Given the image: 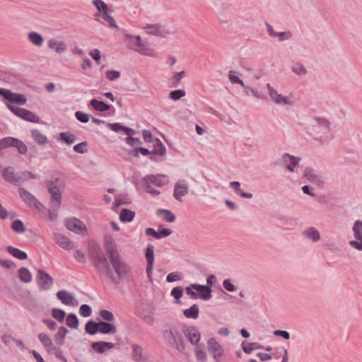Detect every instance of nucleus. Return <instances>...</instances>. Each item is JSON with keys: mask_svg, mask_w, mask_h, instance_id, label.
Instances as JSON below:
<instances>
[{"mask_svg": "<svg viewBox=\"0 0 362 362\" xmlns=\"http://www.w3.org/2000/svg\"><path fill=\"white\" fill-rule=\"evenodd\" d=\"M90 254L96 272L104 275L111 284H119L131 272L129 265L122 257H117L109 262L103 250L98 245L90 247Z\"/></svg>", "mask_w": 362, "mask_h": 362, "instance_id": "obj_1", "label": "nucleus"}, {"mask_svg": "<svg viewBox=\"0 0 362 362\" xmlns=\"http://www.w3.org/2000/svg\"><path fill=\"white\" fill-rule=\"evenodd\" d=\"M301 160L300 157L284 153L276 160V164L286 169L289 173H296Z\"/></svg>", "mask_w": 362, "mask_h": 362, "instance_id": "obj_2", "label": "nucleus"}, {"mask_svg": "<svg viewBox=\"0 0 362 362\" xmlns=\"http://www.w3.org/2000/svg\"><path fill=\"white\" fill-rule=\"evenodd\" d=\"M165 339L173 347L180 351H183L185 349L182 334L175 327H172L163 332Z\"/></svg>", "mask_w": 362, "mask_h": 362, "instance_id": "obj_3", "label": "nucleus"}, {"mask_svg": "<svg viewBox=\"0 0 362 362\" xmlns=\"http://www.w3.org/2000/svg\"><path fill=\"white\" fill-rule=\"evenodd\" d=\"M267 86L268 94L274 103L283 106H293L295 105V99L292 94L284 95L279 93L278 90L273 88L269 83H268Z\"/></svg>", "mask_w": 362, "mask_h": 362, "instance_id": "obj_4", "label": "nucleus"}, {"mask_svg": "<svg viewBox=\"0 0 362 362\" xmlns=\"http://www.w3.org/2000/svg\"><path fill=\"white\" fill-rule=\"evenodd\" d=\"M18 193L22 201L29 207L35 208L39 211L46 209L45 206L30 192L23 187H19Z\"/></svg>", "mask_w": 362, "mask_h": 362, "instance_id": "obj_5", "label": "nucleus"}, {"mask_svg": "<svg viewBox=\"0 0 362 362\" xmlns=\"http://www.w3.org/2000/svg\"><path fill=\"white\" fill-rule=\"evenodd\" d=\"M47 188L51 197L48 203L49 206L60 207L62 195L59 187L56 185V182H48Z\"/></svg>", "mask_w": 362, "mask_h": 362, "instance_id": "obj_6", "label": "nucleus"}, {"mask_svg": "<svg viewBox=\"0 0 362 362\" xmlns=\"http://www.w3.org/2000/svg\"><path fill=\"white\" fill-rule=\"evenodd\" d=\"M0 95L3 96L5 100L8 101L7 104L23 105L27 102V98L25 95L13 93L8 89L0 88Z\"/></svg>", "mask_w": 362, "mask_h": 362, "instance_id": "obj_7", "label": "nucleus"}, {"mask_svg": "<svg viewBox=\"0 0 362 362\" xmlns=\"http://www.w3.org/2000/svg\"><path fill=\"white\" fill-rule=\"evenodd\" d=\"M6 107L16 116L22 118L24 120L33 123H38L40 121V119L37 115L28 110L17 107L11 104H6Z\"/></svg>", "mask_w": 362, "mask_h": 362, "instance_id": "obj_8", "label": "nucleus"}, {"mask_svg": "<svg viewBox=\"0 0 362 362\" xmlns=\"http://www.w3.org/2000/svg\"><path fill=\"white\" fill-rule=\"evenodd\" d=\"M314 131L320 138L327 139L330 134L329 122L322 118L316 117L313 119Z\"/></svg>", "mask_w": 362, "mask_h": 362, "instance_id": "obj_9", "label": "nucleus"}, {"mask_svg": "<svg viewBox=\"0 0 362 362\" xmlns=\"http://www.w3.org/2000/svg\"><path fill=\"white\" fill-rule=\"evenodd\" d=\"M36 281L41 290L48 291L49 290L53 284V279L44 270L38 269L36 277Z\"/></svg>", "mask_w": 362, "mask_h": 362, "instance_id": "obj_10", "label": "nucleus"}, {"mask_svg": "<svg viewBox=\"0 0 362 362\" xmlns=\"http://www.w3.org/2000/svg\"><path fill=\"white\" fill-rule=\"evenodd\" d=\"M65 225L68 230L78 234L83 233L86 230L84 223L76 218L66 219Z\"/></svg>", "mask_w": 362, "mask_h": 362, "instance_id": "obj_11", "label": "nucleus"}, {"mask_svg": "<svg viewBox=\"0 0 362 362\" xmlns=\"http://www.w3.org/2000/svg\"><path fill=\"white\" fill-rule=\"evenodd\" d=\"M115 344L104 341H94L90 344V348L97 354H104L115 348Z\"/></svg>", "mask_w": 362, "mask_h": 362, "instance_id": "obj_12", "label": "nucleus"}, {"mask_svg": "<svg viewBox=\"0 0 362 362\" xmlns=\"http://www.w3.org/2000/svg\"><path fill=\"white\" fill-rule=\"evenodd\" d=\"M209 351L213 354L215 362L218 361V358L222 356L223 350L219 343L214 339L210 338L207 341Z\"/></svg>", "mask_w": 362, "mask_h": 362, "instance_id": "obj_13", "label": "nucleus"}, {"mask_svg": "<svg viewBox=\"0 0 362 362\" xmlns=\"http://www.w3.org/2000/svg\"><path fill=\"white\" fill-rule=\"evenodd\" d=\"M146 258L147 260L146 274L148 279L152 281L153 265L154 262L153 246L148 245L146 249Z\"/></svg>", "mask_w": 362, "mask_h": 362, "instance_id": "obj_14", "label": "nucleus"}, {"mask_svg": "<svg viewBox=\"0 0 362 362\" xmlns=\"http://www.w3.org/2000/svg\"><path fill=\"white\" fill-rule=\"evenodd\" d=\"M189 189L186 182H176L174 187L173 197L179 202H182V197L188 194Z\"/></svg>", "mask_w": 362, "mask_h": 362, "instance_id": "obj_15", "label": "nucleus"}, {"mask_svg": "<svg viewBox=\"0 0 362 362\" xmlns=\"http://www.w3.org/2000/svg\"><path fill=\"white\" fill-rule=\"evenodd\" d=\"M55 242L63 249L70 250L74 247V243L66 236L55 233L53 235Z\"/></svg>", "mask_w": 362, "mask_h": 362, "instance_id": "obj_16", "label": "nucleus"}, {"mask_svg": "<svg viewBox=\"0 0 362 362\" xmlns=\"http://www.w3.org/2000/svg\"><path fill=\"white\" fill-rule=\"evenodd\" d=\"M193 287L194 289L198 292V298H201L204 300H209L211 298L212 290L209 286L197 284V286H194Z\"/></svg>", "mask_w": 362, "mask_h": 362, "instance_id": "obj_17", "label": "nucleus"}, {"mask_svg": "<svg viewBox=\"0 0 362 362\" xmlns=\"http://www.w3.org/2000/svg\"><path fill=\"white\" fill-rule=\"evenodd\" d=\"M49 49L54 50L57 54H62L67 49L66 44L63 41H58L55 39H50L47 42Z\"/></svg>", "mask_w": 362, "mask_h": 362, "instance_id": "obj_18", "label": "nucleus"}, {"mask_svg": "<svg viewBox=\"0 0 362 362\" xmlns=\"http://www.w3.org/2000/svg\"><path fill=\"white\" fill-rule=\"evenodd\" d=\"M184 334L192 344H197L200 340V334L194 327L186 329Z\"/></svg>", "mask_w": 362, "mask_h": 362, "instance_id": "obj_19", "label": "nucleus"}, {"mask_svg": "<svg viewBox=\"0 0 362 362\" xmlns=\"http://www.w3.org/2000/svg\"><path fill=\"white\" fill-rule=\"evenodd\" d=\"M105 250L107 253L109 260L117 258V257H122L119 253L117 247V245L114 240L110 239L106 242Z\"/></svg>", "mask_w": 362, "mask_h": 362, "instance_id": "obj_20", "label": "nucleus"}, {"mask_svg": "<svg viewBox=\"0 0 362 362\" xmlns=\"http://www.w3.org/2000/svg\"><path fill=\"white\" fill-rule=\"evenodd\" d=\"M132 358L135 362H141L146 360V358L143 354V349L141 346L136 344H132Z\"/></svg>", "mask_w": 362, "mask_h": 362, "instance_id": "obj_21", "label": "nucleus"}, {"mask_svg": "<svg viewBox=\"0 0 362 362\" xmlns=\"http://www.w3.org/2000/svg\"><path fill=\"white\" fill-rule=\"evenodd\" d=\"M99 332L104 334H113L116 333V327L113 324L107 322H99Z\"/></svg>", "mask_w": 362, "mask_h": 362, "instance_id": "obj_22", "label": "nucleus"}, {"mask_svg": "<svg viewBox=\"0 0 362 362\" xmlns=\"http://www.w3.org/2000/svg\"><path fill=\"white\" fill-rule=\"evenodd\" d=\"M134 50L139 52V54L147 57H156L157 56V52L153 48L143 43H141V45H139V48H134Z\"/></svg>", "mask_w": 362, "mask_h": 362, "instance_id": "obj_23", "label": "nucleus"}, {"mask_svg": "<svg viewBox=\"0 0 362 362\" xmlns=\"http://www.w3.org/2000/svg\"><path fill=\"white\" fill-rule=\"evenodd\" d=\"M57 298L65 305H74L73 300H74V298L65 290L59 291L57 293Z\"/></svg>", "mask_w": 362, "mask_h": 362, "instance_id": "obj_24", "label": "nucleus"}, {"mask_svg": "<svg viewBox=\"0 0 362 362\" xmlns=\"http://www.w3.org/2000/svg\"><path fill=\"white\" fill-rule=\"evenodd\" d=\"M28 40L33 45L39 47H41L44 43L43 37L40 34L34 31L30 32L28 34Z\"/></svg>", "mask_w": 362, "mask_h": 362, "instance_id": "obj_25", "label": "nucleus"}, {"mask_svg": "<svg viewBox=\"0 0 362 362\" xmlns=\"http://www.w3.org/2000/svg\"><path fill=\"white\" fill-rule=\"evenodd\" d=\"M141 184L140 186L146 192L152 194L153 196H157L160 194V192L157 189H153L151 184H155L158 187H162L164 182H139Z\"/></svg>", "mask_w": 362, "mask_h": 362, "instance_id": "obj_26", "label": "nucleus"}, {"mask_svg": "<svg viewBox=\"0 0 362 362\" xmlns=\"http://www.w3.org/2000/svg\"><path fill=\"white\" fill-rule=\"evenodd\" d=\"M6 250L9 254L18 259L24 260L28 258V255L25 252L13 246H8Z\"/></svg>", "mask_w": 362, "mask_h": 362, "instance_id": "obj_27", "label": "nucleus"}, {"mask_svg": "<svg viewBox=\"0 0 362 362\" xmlns=\"http://www.w3.org/2000/svg\"><path fill=\"white\" fill-rule=\"evenodd\" d=\"M303 234L307 238L312 240L313 242H317L320 239L319 231L314 227H310L303 232Z\"/></svg>", "mask_w": 362, "mask_h": 362, "instance_id": "obj_28", "label": "nucleus"}, {"mask_svg": "<svg viewBox=\"0 0 362 362\" xmlns=\"http://www.w3.org/2000/svg\"><path fill=\"white\" fill-rule=\"evenodd\" d=\"M320 178V177L317 175L314 169L310 167H306L304 168L303 171L302 179L307 180H315Z\"/></svg>", "mask_w": 362, "mask_h": 362, "instance_id": "obj_29", "label": "nucleus"}, {"mask_svg": "<svg viewBox=\"0 0 362 362\" xmlns=\"http://www.w3.org/2000/svg\"><path fill=\"white\" fill-rule=\"evenodd\" d=\"M135 216V212L128 209H122L119 214V219L122 222H131Z\"/></svg>", "mask_w": 362, "mask_h": 362, "instance_id": "obj_30", "label": "nucleus"}, {"mask_svg": "<svg viewBox=\"0 0 362 362\" xmlns=\"http://www.w3.org/2000/svg\"><path fill=\"white\" fill-rule=\"evenodd\" d=\"M31 135L35 141L39 145H44L47 142V136L38 129L32 130Z\"/></svg>", "mask_w": 362, "mask_h": 362, "instance_id": "obj_31", "label": "nucleus"}, {"mask_svg": "<svg viewBox=\"0 0 362 362\" xmlns=\"http://www.w3.org/2000/svg\"><path fill=\"white\" fill-rule=\"evenodd\" d=\"M199 306L197 304L192 305L190 308L185 309L183 314L187 318L197 319L199 317Z\"/></svg>", "mask_w": 362, "mask_h": 362, "instance_id": "obj_32", "label": "nucleus"}, {"mask_svg": "<svg viewBox=\"0 0 362 362\" xmlns=\"http://www.w3.org/2000/svg\"><path fill=\"white\" fill-rule=\"evenodd\" d=\"M157 215L161 216L163 220L169 223H173L175 220V216L168 209H158L157 211Z\"/></svg>", "mask_w": 362, "mask_h": 362, "instance_id": "obj_33", "label": "nucleus"}, {"mask_svg": "<svg viewBox=\"0 0 362 362\" xmlns=\"http://www.w3.org/2000/svg\"><path fill=\"white\" fill-rule=\"evenodd\" d=\"M68 332L69 330L65 327H60L54 335L56 343L59 345H62L64 343V338Z\"/></svg>", "mask_w": 362, "mask_h": 362, "instance_id": "obj_34", "label": "nucleus"}, {"mask_svg": "<svg viewBox=\"0 0 362 362\" xmlns=\"http://www.w3.org/2000/svg\"><path fill=\"white\" fill-rule=\"evenodd\" d=\"M230 187L233 189L236 192V194H238V195L243 198L250 199L252 197V193L244 192L240 189V182H230Z\"/></svg>", "mask_w": 362, "mask_h": 362, "instance_id": "obj_35", "label": "nucleus"}, {"mask_svg": "<svg viewBox=\"0 0 362 362\" xmlns=\"http://www.w3.org/2000/svg\"><path fill=\"white\" fill-rule=\"evenodd\" d=\"M19 279L24 283H29L32 280V274L25 267H21L18 269Z\"/></svg>", "mask_w": 362, "mask_h": 362, "instance_id": "obj_36", "label": "nucleus"}, {"mask_svg": "<svg viewBox=\"0 0 362 362\" xmlns=\"http://www.w3.org/2000/svg\"><path fill=\"white\" fill-rule=\"evenodd\" d=\"M99 322H96L93 320H89L85 326L86 332L90 334L94 335L99 332Z\"/></svg>", "mask_w": 362, "mask_h": 362, "instance_id": "obj_37", "label": "nucleus"}, {"mask_svg": "<svg viewBox=\"0 0 362 362\" xmlns=\"http://www.w3.org/2000/svg\"><path fill=\"white\" fill-rule=\"evenodd\" d=\"M109 127L111 130L116 132H118L122 130V131H124L127 135L134 134V129L129 128V127H124V126L121 125L119 123L110 124Z\"/></svg>", "mask_w": 362, "mask_h": 362, "instance_id": "obj_38", "label": "nucleus"}, {"mask_svg": "<svg viewBox=\"0 0 362 362\" xmlns=\"http://www.w3.org/2000/svg\"><path fill=\"white\" fill-rule=\"evenodd\" d=\"M90 105L97 111L106 112L110 110V107L109 105L105 103L103 101H99L95 99H93L90 101Z\"/></svg>", "mask_w": 362, "mask_h": 362, "instance_id": "obj_39", "label": "nucleus"}, {"mask_svg": "<svg viewBox=\"0 0 362 362\" xmlns=\"http://www.w3.org/2000/svg\"><path fill=\"white\" fill-rule=\"evenodd\" d=\"M241 346L244 352L247 354H250L254 349H263V346L257 343H248L245 341L242 342Z\"/></svg>", "mask_w": 362, "mask_h": 362, "instance_id": "obj_40", "label": "nucleus"}, {"mask_svg": "<svg viewBox=\"0 0 362 362\" xmlns=\"http://www.w3.org/2000/svg\"><path fill=\"white\" fill-rule=\"evenodd\" d=\"M38 339L42 343L43 346L49 351L52 346V341L50 337L45 333H40L38 335Z\"/></svg>", "mask_w": 362, "mask_h": 362, "instance_id": "obj_41", "label": "nucleus"}, {"mask_svg": "<svg viewBox=\"0 0 362 362\" xmlns=\"http://www.w3.org/2000/svg\"><path fill=\"white\" fill-rule=\"evenodd\" d=\"M124 37L127 40H128L129 44L133 47L134 49V48H139V45H141V43H142L141 38L139 35L133 36L130 34H125Z\"/></svg>", "mask_w": 362, "mask_h": 362, "instance_id": "obj_42", "label": "nucleus"}, {"mask_svg": "<svg viewBox=\"0 0 362 362\" xmlns=\"http://www.w3.org/2000/svg\"><path fill=\"white\" fill-rule=\"evenodd\" d=\"M66 323L68 327L76 329L78 327L79 321L76 315L70 313L66 317Z\"/></svg>", "mask_w": 362, "mask_h": 362, "instance_id": "obj_43", "label": "nucleus"}, {"mask_svg": "<svg viewBox=\"0 0 362 362\" xmlns=\"http://www.w3.org/2000/svg\"><path fill=\"white\" fill-rule=\"evenodd\" d=\"M153 153L156 155L163 156L165 153V148L159 139L153 141Z\"/></svg>", "mask_w": 362, "mask_h": 362, "instance_id": "obj_44", "label": "nucleus"}, {"mask_svg": "<svg viewBox=\"0 0 362 362\" xmlns=\"http://www.w3.org/2000/svg\"><path fill=\"white\" fill-rule=\"evenodd\" d=\"M354 238L356 240H362V221H356L353 226Z\"/></svg>", "mask_w": 362, "mask_h": 362, "instance_id": "obj_45", "label": "nucleus"}, {"mask_svg": "<svg viewBox=\"0 0 362 362\" xmlns=\"http://www.w3.org/2000/svg\"><path fill=\"white\" fill-rule=\"evenodd\" d=\"M291 70L298 76H305L308 73L305 67L300 63H294L291 66Z\"/></svg>", "mask_w": 362, "mask_h": 362, "instance_id": "obj_46", "label": "nucleus"}, {"mask_svg": "<svg viewBox=\"0 0 362 362\" xmlns=\"http://www.w3.org/2000/svg\"><path fill=\"white\" fill-rule=\"evenodd\" d=\"M93 4L96 7L98 11L103 16L105 13L108 11L107 5L102 0H93Z\"/></svg>", "mask_w": 362, "mask_h": 362, "instance_id": "obj_47", "label": "nucleus"}, {"mask_svg": "<svg viewBox=\"0 0 362 362\" xmlns=\"http://www.w3.org/2000/svg\"><path fill=\"white\" fill-rule=\"evenodd\" d=\"M185 71L176 72L173 76L170 78V83L173 87H177L180 82V80L185 77Z\"/></svg>", "mask_w": 362, "mask_h": 362, "instance_id": "obj_48", "label": "nucleus"}, {"mask_svg": "<svg viewBox=\"0 0 362 362\" xmlns=\"http://www.w3.org/2000/svg\"><path fill=\"white\" fill-rule=\"evenodd\" d=\"M12 230L17 233H23L25 230L24 223L22 221L16 219L11 223Z\"/></svg>", "mask_w": 362, "mask_h": 362, "instance_id": "obj_49", "label": "nucleus"}, {"mask_svg": "<svg viewBox=\"0 0 362 362\" xmlns=\"http://www.w3.org/2000/svg\"><path fill=\"white\" fill-rule=\"evenodd\" d=\"M52 317L58 320L59 322H63L64 321L66 313L64 310L59 308H53L52 310Z\"/></svg>", "mask_w": 362, "mask_h": 362, "instance_id": "obj_50", "label": "nucleus"}, {"mask_svg": "<svg viewBox=\"0 0 362 362\" xmlns=\"http://www.w3.org/2000/svg\"><path fill=\"white\" fill-rule=\"evenodd\" d=\"M185 95L186 93L184 90L178 89L171 91L169 93V98L174 101H177L185 96Z\"/></svg>", "mask_w": 362, "mask_h": 362, "instance_id": "obj_51", "label": "nucleus"}, {"mask_svg": "<svg viewBox=\"0 0 362 362\" xmlns=\"http://www.w3.org/2000/svg\"><path fill=\"white\" fill-rule=\"evenodd\" d=\"M59 136L61 139L65 141L67 144H72L76 140L75 135L69 132H62Z\"/></svg>", "mask_w": 362, "mask_h": 362, "instance_id": "obj_52", "label": "nucleus"}, {"mask_svg": "<svg viewBox=\"0 0 362 362\" xmlns=\"http://www.w3.org/2000/svg\"><path fill=\"white\" fill-rule=\"evenodd\" d=\"M15 138L6 137L0 140V150L6 148L9 146H13Z\"/></svg>", "mask_w": 362, "mask_h": 362, "instance_id": "obj_53", "label": "nucleus"}, {"mask_svg": "<svg viewBox=\"0 0 362 362\" xmlns=\"http://www.w3.org/2000/svg\"><path fill=\"white\" fill-rule=\"evenodd\" d=\"M228 78L232 83H238L241 86L245 87L244 82L240 79L235 71H230L229 72Z\"/></svg>", "mask_w": 362, "mask_h": 362, "instance_id": "obj_54", "label": "nucleus"}, {"mask_svg": "<svg viewBox=\"0 0 362 362\" xmlns=\"http://www.w3.org/2000/svg\"><path fill=\"white\" fill-rule=\"evenodd\" d=\"M3 175L6 181H11L12 180H14L16 178L14 170L11 167L6 168L3 171Z\"/></svg>", "mask_w": 362, "mask_h": 362, "instance_id": "obj_55", "label": "nucleus"}, {"mask_svg": "<svg viewBox=\"0 0 362 362\" xmlns=\"http://www.w3.org/2000/svg\"><path fill=\"white\" fill-rule=\"evenodd\" d=\"M100 316L101 318L105 321L112 322L114 320L115 317L113 313L111 311L107 310H102L100 311Z\"/></svg>", "mask_w": 362, "mask_h": 362, "instance_id": "obj_56", "label": "nucleus"}, {"mask_svg": "<svg viewBox=\"0 0 362 362\" xmlns=\"http://www.w3.org/2000/svg\"><path fill=\"white\" fill-rule=\"evenodd\" d=\"M103 19L108 23L109 26L117 28V25L114 18L110 15L109 11L103 15Z\"/></svg>", "mask_w": 362, "mask_h": 362, "instance_id": "obj_57", "label": "nucleus"}, {"mask_svg": "<svg viewBox=\"0 0 362 362\" xmlns=\"http://www.w3.org/2000/svg\"><path fill=\"white\" fill-rule=\"evenodd\" d=\"M92 309L90 305L83 304L79 308V313L81 316L87 317L91 315Z\"/></svg>", "mask_w": 362, "mask_h": 362, "instance_id": "obj_58", "label": "nucleus"}, {"mask_svg": "<svg viewBox=\"0 0 362 362\" xmlns=\"http://www.w3.org/2000/svg\"><path fill=\"white\" fill-rule=\"evenodd\" d=\"M59 208L60 207L49 206V209H47V211H48L47 217L50 221H54L57 219Z\"/></svg>", "mask_w": 362, "mask_h": 362, "instance_id": "obj_59", "label": "nucleus"}, {"mask_svg": "<svg viewBox=\"0 0 362 362\" xmlns=\"http://www.w3.org/2000/svg\"><path fill=\"white\" fill-rule=\"evenodd\" d=\"M183 294V288L181 286H177L172 289L170 295L174 297V298L178 303L179 299L182 297Z\"/></svg>", "mask_w": 362, "mask_h": 362, "instance_id": "obj_60", "label": "nucleus"}, {"mask_svg": "<svg viewBox=\"0 0 362 362\" xmlns=\"http://www.w3.org/2000/svg\"><path fill=\"white\" fill-rule=\"evenodd\" d=\"M120 76V72L116 70H109L105 72V76L110 81L116 80L119 78Z\"/></svg>", "mask_w": 362, "mask_h": 362, "instance_id": "obj_61", "label": "nucleus"}, {"mask_svg": "<svg viewBox=\"0 0 362 362\" xmlns=\"http://www.w3.org/2000/svg\"><path fill=\"white\" fill-rule=\"evenodd\" d=\"M13 146L16 147L21 154H25L27 152L28 148L26 145L17 139H15Z\"/></svg>", "mask_w": 362, "mask_h": 362, "instance_id": "obj_62", "label": "nucleus"}, {"mask_svg": "<svg viewBox=\"0 0 362 362\" xmlns=\"http://www.w3.org/2000/svg\"><path fill=\"white\" fill-rule=\"evenodd\" d=\"M76 119L83 123H86L89 121L90 115L82 112L78 111L75 113Z\"/></svg>", "mask_w": 362, "mask_h": 362, "instance_id": "obj_63", "label": "nucleus"}, {"mask_svg": "<svg viewBox=\"0 0 362 362\" xmlns=\"http://www.w3.org/2000/svg\"><path fill=\"white\" fill-rule=\"evenodd\" d=\"M37 176L36 175L33 174L29 171H25L21 173V176L18 177L19 180H35L37 179Z\"/></svg>", "mask_w": 362, "mask_h": 362, "instance_id": "obj_64", "label": "nucleus"}]
</instances>
